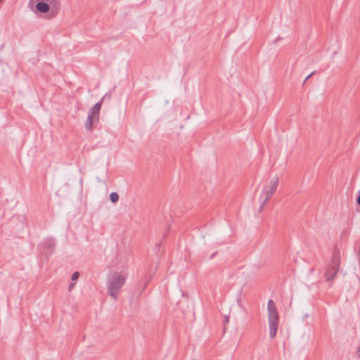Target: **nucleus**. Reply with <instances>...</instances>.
Returning a JSON list of instances; mask_svg holds the SVG:
<instances>
[{
    "instance_id": "nucleus-1",
    "label": "nucleus",
    "mask_w": 360,
    "mask_h": 360,
    "mask_svg": "<svg viewBox=\"0 0 360 360\" xmlns=\"http://www.w3.org/2000/svg\"><path fill=\"white\" fill-rule=\"evenodd\" d=\"M128 274L125 270L110 271L108 274L106 286L108 294L114 300L117 298L121 288L124 285Z\"/></svg>"
},
{
    "instance_id": "nucleus-2",
    "label": "nucleus",
    "mask_w": 360,
    "mask_h": 360,
    "mask_svg": "<svg viewBox=\"0 0 360 360\" xmlns=\"http://www.w3.org/2000/svg\"><path fill=\"white\" fill-rule=\"evenodd\" d=\"M268 321L269 326V336L271 339L275 338L279 323V316L277 308L272 300L267 302Z\"/></svg>"
},
{
    "instance_id": "nucleus-3",
    "label": "nucleus",
    "mask_w": 360,
    "mask_h": 360,
    "mask_svg": "<svg viewBox=\"0 0 360 360\" xmlns=\"http://www.w3.org/2000/svg\"><path fill=\"white\" fill-rule=\"evenodd\" d=\"M37 1L35 8L37 11L41 13H46L49 11L51 18L55 17L60 10L59 0H35Z\"/></svg>"
},
{
    "instance_id": "nucleus-4",
    "label": "nucleus",
    "mask_w": 360,
    "mask_h": 360,
    "mask_svg": "<svg viewBox=\"0 0 360 360\" xmlns=\"http://www.w3.org/2000/svg\"><path fill=\"white\" fill-rule=\"evenodd\" d=\"M340 255L339 250H335L333 252L331 263L326 266L325 272V278L326 281H333L340 267Z\"/></svg>"
},
{
    "instance_id": "nucleus-5",
    "label": "nucleus",
    "mask_w": 360,
    "mask_h": 360,
    "mask_svg": "<svg viewBox=\"0 0 360 360\" xmlns=\"http://www.w3.org/2000/svg\"><path fill=\"white\" fill-rule=\"evenodd\" d=\"M278 184V177H274L269 182V186H265L263 188L262 193L260 195V200L262 202L261 208L269 201L272 195L276 191Z\"/></svg>"
},
{
    "instance_id": "nucleus-6",
    "label": "nucleus",
    "mask_w": 360,
    "mask_h": 360,
    "mask_svg": "<svg viewBox=\"0 0 360 360\" xmlns=\"http://www.w3.org/2000/svg\"><path fill=\"white\" fill-rule=\"evenodd\" d=\"M41 245L44 248H47L48 254H51L56 246V243L53 238H47L44 240Z\"/></svg>"
},
{
    "instance_id": "nucleus-7",
    "label": "nucleus",
    "mask_w": 360,
    "mask_h": 360,
    "mask_svg": "<svg viewBox=\"0 0 360 360\" xmlns=\"http://www.w3.org/2000/svg\"><path fill=\"white\" fill-rule=\"evenodd\" d=\"M101 108V103H96L89 111V114L93 115L96 120H98L99 112Z\"/></svg>"
},
{
    "instance_id": "nucleus-8",
    "label": "nucleus",
    "mask_w": 360,
    "mask_h": 360,
    "mask_svg": "<svg viewBox=\"0 0 360 360\" xmlns=\"http://www.w3.org/2000/svg\"><path fill=\"white\" fill-rule=\"evenodd\" d=\"M98 120H96L95 117L91 114H88L87 120L85 122V128L86 130H91L93 128V125L96 122H98Z\"/></svg>"
},
{
    "instance_id": "nucleus-9",
    "label": "nucleus",
    "mask_w": 360,
    "mask_h": 360,
    "mask_svg": "<svg viewBox=\"0 0 360 360\" xmlns=\"http://www.w3.org/2000/svg\"><path fill=\"white\" fill-rule=\"evenodd\" d=\"M110 199L112 203H115L119 200V195L115 192H112L110 194Z\"/></svg>"
},
{
    "instance_id": "nucleus-10",
    "label": "nucleus",
    "mask_w": 360,
    "mask_h": 360,
    "mask_svg": "<svg viewBox=\"0 0 360 360\" xmlns=\"http://www.w3.org/2000/svg\"><path fill=\"white\" fill-rule=\"evenodd\" d=\"M79 276V272L75 271L72 274L71 278L72 281H76L77 279H78Z\"/></svg>"
},
{
    "instance_id": "nucleus-11",
    "label": "nucleus",
    "mask_w": 360,
    "mask_h": 360,
    "mask_svg": "<svg viewBox=\"0 0 360 360\" xmlns=\"http://www.w3.org/2000/svg\"><path fill=\"white\" fill-rule=\"evenodd\" d=\"M75 288V283H70L68 286V290L71 291Z\"/></svg>"
},
{
    "instance_id": "nucleus-12",
    "label": "nucleus",
    "mask_w": 360,
    "mask_h": 360,
    "mask_svg": "<svg viewBox=\"0 0 360 360\" xmlns=\"http://www.w3.org/2000/svg\"><path fill=\"white\" fill-rule=\"evenodd\" d=\"M315 72H311V74H309L304 79V83H305L307 82V79H309L314 74Z\"/></svg>"
},
{
    "instance_id": "nucleus-13",
    "label": "nucleus",
    "mask_w": 360,
    "mask_h": 360,
    "mask_svg": "<svg viewBox=\"0 0 360 360\" xmlns=\"http://www.w3.org/2000/svg\"><path fill=\"white\" fill-rule=\"evenodd\" d=\"M357 203L360 205V195L357 198Z\"/></svg>"
},
{
    "instance_id": "nucleus-14",
    "label": "nucleus",
    "mask_w": 360,
    "mask_h": 360,
    "mask_svg": "<svg viewBox=\"0 0 360 360\" xmlns=\"http://www.w3.org/2000/svg\"><path fill=\"white\" fill-rule=\"evenodd\" d=\"M358 353L359 354V356H360V346L359 347V349H358Z\"/></svg>"
},
{
    "instance_id": "nucleus-15",
    "label": "nucleus",
    "mask_w": 360,
    "mask_h": 360,
    "mask_svg": "<svg viewBox=\"0 0 360 360\" xmlns=\"http://www.w3.org/2000/svg\"><path fill=\"white\" fill-rule=\"evenodd\" d=\"M147 285V283H145V285H143V288H146Z\"/></svg>"
},
{
    "instance_id": "nucleus-16",
    "label": "nucleus",
    "mask_w": 360,
    "mask_h": 360,
    "mask_svg": "<svg viewBox=\"0 0 360 360\" xmlns=\"http://www.w3.org/2000/svg\"><path fill=\"white\" fill-rule=\"evenodd\" d=\"M147 285V283H145V285H143V288H146Z\"/></svg>"
},
{
    "instance_id": "nucleus-17",
    "label": "nucleus",
    "mask_w": 360,
    "mask_h": 360,
    "mask_svg": "<svg viewBox=\"0 0 360 360\" xmlns=\"http://www.w3.org/2000/svg\"><path fill=\"white\" fill-rule=\"evenodd\" d=\"M147 285V283H145V285H143V288H146Z\"/></svg>"
}]
</instances>
